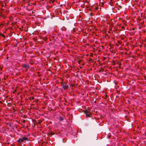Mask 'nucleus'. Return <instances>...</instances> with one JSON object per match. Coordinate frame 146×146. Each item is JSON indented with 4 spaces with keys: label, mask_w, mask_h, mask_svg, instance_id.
Instances as JSON below:
<instances>
[{
    "label": "nucleus",
    "mask_w": 146,
    "mask_h": 146,
    "mask_svg": "<svg viewBox=\"0 0 146 146\" xmlns=\"http://www.w3.org/2000/svg\"><path fill=\"white\" fill-rule=\"evenodd\" d=\"M0 69L1 70V68H0Z\"/></svg>",
    "instance_id": "5"
},
{
    "label": "nucleus",
    "mask_w": 146,
    "mask_h": 146,
    "mask_svg": "<svg viewBox=\"0 0 146 146\" xmlns=\"http://www.w3.org/2000/svg\"><path fill=\"white\" fill-rule=\"evenodd\" d=\"M86 117H90L92 113L90 110H86L84 111Z\"/></svg>",
    "instance_id": "1"
},
{
    "label": "nucleus",
    "mask_w": 146,
    "mask_h": 146,
    "mask_svg": "<svg viewBox=\"0 0 146 146\" xmlns=\"http://www.w3.org/2000/svg\"><path fill=\"white\" fill-rule=\"evenodd\" d=\"M28 139L27 138L24 137H23L22 138L19 139V140H18V141L19 142H25L26 141H27Z\"/></svg>",
    "instance_id": "2"
},
{
    "label": "nucleus",
    "mask_w": 146,
    "mask_h": 146,
    "mask_svg": "<svg viewBox=\"0 0 146 146\" xmlns=\"http://www.w3.org/2000/svg\"><path fill=\"white\" fill-rule=\"evenodd\" d=\"M63 88L64 89H66L68 88V86L67 85L65 84L64 85V86H63Z\"/></svg>",
    "instance_id": "4"
},
{
    "label": "nucleus",
    "mask_w": 146,
    "mask_h": 146,
    "mask_svg": "<svg viewBox=\"0 0 146 146\" xmlns=\"http://www.w3.org/2000/svg\"><path fill=\"white\" fill-rule=\"evenodd\" d=\"M23 66L24 68H25L27 69H28L29 68V66L28 65L24 64L23 65Z\"/></svg>",
    "instance_id": "3"
}]
</instances>
